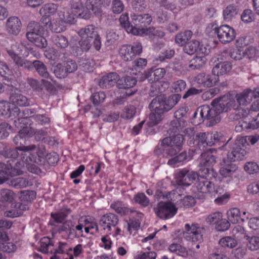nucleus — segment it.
I'll list each match as a JSON object with an SVG mask.
<instances>
[{"instance_id": "nucleus-6", "label": "nucleus", "mask_w": 259, "mask_h": 259, "mask_svg": "<svg viewBox=\"0 0 259 259\" xmlns=\"http://www.w3.org/2000/svg\"><path fill=\"white\" fill-rule=\"evenodd\" d=\"M246 139H241L231 145L227 153V158L231 161L244 159L247 155Z\"/></svg>"}, {"instance_id": "nucleus-31", "label": "nucleus", "mask_w": 259, "mask_h": 259, "mask_svg": "<svg viewBox=\"0 0 259 259\" xmlns=\"http://www.w3.org/2000/svg\"><path fill=\"white\" fill-rule=\"evenodd\" d=\"M78 34L81 38L83 39L91 38L92 39L97 37L98 34L95 27L92 25H88L80 29L78 31Z\"/></svg>"}, {"instance_id": "nucleus-14", "label": "nucleus", "mask_w": 259, "mask_h": 259, "mask_svg": "<svg viewBox=\"0 0 259 259\" xmlns=\"http://www.w3.org/2000/svg\"><path fill=\"white\" fill-rule=\"evenodd\" d=\"M119 22L120 25L127 33H131L135 35H142L146 33V29L145 28H139L130 24L128 15L126 13L120 16Z\"/></svg>"}, {"instance_id": "nucleus-50", "label": "nucleus", "mask_w": 259, "mask_h": 259, "mask_svg": "<svg viewBox=\"0 0 259 259\" xmlns=\"http://www.w3.org/2000/svg\"><path fill=\"white\" fill-rule=\"evenodd\" d=\"M187 157V156L186 153L182 152L178 155L169 159L167 162V164L173 167H178L182 162L186 160Z\"/></svg>"}, {"instance_id": "nucleus-58", "label": "nucleus", "mask_w": 259, "mask_h": 259, "mask_svg": "<svg viewBox=\"0 0 259 259\" xmlns=\"http://www.w3.org/2000/svg\"><path fill=\"white\" fill-rule=\"evenodd\" d=\"M36 198V193L32 190L21 191L19 195V199L21 201L31 202Z\"/></svg>"}, {"instance_id": "nucleus-43", "label": "nucleus", "mask_w": 259, "mask_h": 259, "mask_svg": "<svg viewBox=\"0 0 259 259\" xmlns=\"http://www.w3.org/2000/svg\"><path fill=\"white\" fill-rule=\"evenodd\" d=\"M240 127H241L242 130L248 128L255 129L259 127V113L256 118L251 122L248 123L243 120L239 121L238 125L236 126V128L237 129Z\"/></svg>"}, {"instance_id": "nucleus-1", "label": "nucleus", "mask_w": 259, "mask_h": 259, "mask_svg": "<svg viewBox=\"0 0 259 259\" xmlns=\"http://www.w3.org/2000/svg\"><path fill=\"white\" fill-rule=\"evenodd\" d=\"M1 153L11 159L7 161V164L0 163V185L4 183L9 176L21 175L25 164L30 172L38 174L40 169L36 164H42L46 156V150L42 145L30 144L9 151H3Z\"/></svg>"}, {"instance_id": "nucleus-17", "label": "nucleus", "mask_w": 259, "mask_h": 259, "mask_svg": "<svg viewBox=\"0 0 259 259\" xmlns=\"http://www.w3.org/2000/svg\"><path fill=\"white\" fill-rule=\"evenodd\" d=\"M195 80L201 85L210 87L219 81V78L215 76L213 74H209L201 73L195 77Z\"/></svg>"}, {"instance_id": "nucleus-45", "label": "nucleus", "mask_w": 259, "mask_h": 259, "mask_svg": "<svg viewBox=\"0 0 259 259\" xmlns=\"http://www.w3.org/2000/svg\"><path fill=\"white\" fill-rule=\"evenodd\" d=\"M169 250L178 255L186 257L188 255L186 248L178 243H172L168 247Z\"/></svg>"}, {"instance_id": "nucleus-38", "label": "nucleus", "mask_w": 259, "mask_h": 259, "mask_svg": "<svg viewBox=\"0 0 259 259\" xmlns=\"http://www.w3.org/2000/svg\"><path fill=\"white\" fill-rule=\"evenodd\" d=\"M75 223L71 221H67L59 227L58 231L59 233L64 232L69 236L75 235L76 231L74 229Z\"/></svg>"}, {"instance_id": "nucleus-12", "label": "nucleus", "mask_w": 259, "mask_h": 259, "mask_svg": "<svg viewBox=\"0 0 259 259\" xmlns=\"http://www.w3.org/2000/svg\"><path fill=\"white\" fill-rule=\"evenodd\" d=\"M9 101L15 105L19 106H28L30 105L29 99L21 93V91L13 85H8Z\"/></svg>"}, {"instance_id": "nucleus-37", "label": "nucleus", "mask_w": 259, "mask_h": 259, "mask_svg": "<svg viewBox=\"0 0 259 259\" xmlns=\"http://www.w3.org/2000/svg\"><path fill=\"white\" fill-rule=\"evenodd\" d=\"M29 130L28 127L24 128V130H20L19 131L18 134L15 136L14 138V142L16 145H20V146H24L23 145V142L25 141V138L26 136H31L33 135V132H29ZM19 147V146H18ZM18 148L16 147L15 149Z\"/></svg>"}, {"instance_id": "nucleus-53", "label": "nucleus", "mask_w": 259, "mask_h": 259, "mask_svg": "<svg viewBox=\"0 0 259 259\" xmlns=\"http://www.w3.org/2000/svg\"><path fill=\"white\" fill-rule=\"evenodd\" d=\"M9 185L15 188H22L28 186V181L26 178L19 177L12 179L10 182Z\"/></svg>"}, {"instance_id": "nucleus-57", "label": "nucleus", "mask_w": 259, "mask_h": 259, "mask_svg": "<svg viewBox=\"0 0 259 259\" xmlns=\"http://www.w3.org/2000/svg\"><path fill=\"white\" fill-rule=\"evenodd\" d=\"M222 213L220 211H216L209 214L205 220L206 223L209 225L218 224L222 220Z\"/></svg>"}, {"instance_id": "nucleus-10", "label": "nucleus", "mask_w": 259, "mask_h": 259, "mask_svg": "<svg viewBox=\"0 0 259 259\" xmlns=\"http://www.w3.org/2000/svg\"><path fill=\"white\" fill-rule=\"evenodd\" d=\"M198 178V174L193 171L183 169L176 176V183L178 185L189 186Z\"/></svg>"}, {"instance_id": "nucleus-54", "label": "nucleus", "mask_w": 259, "mask_h": 259, "mask_svg": "<svg viewBox=\"0 0 259 259\" xmlns=\"http://www.w3.org/2000/svg\"><path fill=\"white\" fill-rule=\"evenodd\" d=\"M15 206L16 207L15 209H11L6 211L4 213L5 216L9 218H15L20 215L22 213V210L24 209V206L20 203L16 204Z\"/></svg>"}, {"instance_id": "nucleus-62", "label": "nucleus", "mask_w": 259, "mask_h": 259, "mask_svg": "<svg viewBox=\"0 0 259 259\" xmlns=\"http://www.w3.org/2000/svg\"><path fill=\"white\" fill-rule=\"evenodd\" d=\"M136 112V109L134 106H128L124 108L121 117L125 119H130L134 117Z\"/></svg>"}, {"instance_id": "nucleus-23", "label": "nucleus", "mask_w": 259, "mask_h": 259, "mask_svg": "<svg viewBox=\"0 0 259 259\" xmlns=\"http://www.w3.org/2000/svg\"><path fill=\"white\" fill-rule=\"evenodd\" d=\"M118 75L115 72H111L104 75L99 81V85L102 89H109L116 83Z\"/></svg>"}, {"instance_id": "nucleus-63", "label": "nucleus", "mask_w": 259, "mask_h": 259, "mask_svg": "<svg viewBox=\"0 0 259 259\" xmlns=\"http://www.w3.org/2000/svg\"><path fill=\"white\" fill-rule=\"evenodd\" d=\"M1 201L11 202L14 198V193L11 190L5 189L1 191Z\"/></svg>"}, {"instance_id": "nucleus-3", "label": "nucleus", "mask_w": 259, "mask_h": 259, "mask_svg": "<svg viewBox=\"0 0 259 259\" xmlns=\"http://www.w3.org/2000/svg\"><path fill=\"white\" fill-rule=\"evenodd\" d=\"M181 98V95L178 94L172 95L167 99L163 95L154 98L149 105L151 111L149 118L151 125L159 123L162 119L163 114L171 110L178 104Z\"/></svg>"}, {"instance_id": "nucleus-2", "label": "nucleus", "mask_w": 259, "mask_h": 259, "mask_svg": "<svg viewBox=\"0 0 259 259\" xmlns=\"http://www.w3.org/2000/svg\"><path fill=\"white\" fill-rule=\"evenodd\" d=\"M226 101L223 96L214 99L211 103L212 108L208 105L199 107L193 115V122L199 124L204 119H207L211 125L219 122L221 120L220 114L230 111L228 106L226 105Z\"/></svg>"}, {"instance_id": "nucleus-4", "label": "nucleus", "mask_w": 259, "mask_h": 259, "mask_svg": "<svg viewBox=\"0 0 259 259\" xmlns=\"http://www.w3.org/2000/svg\"><path fill=\"white\" fill-rule=\"evenodd\" d=\"M230 110L238 109L241 105H245L249 103L253 97L252 90L250 89L244 90L240 93L237 94L235 97H233L230 94L223 96Z\"/></svg>"}, {"instance_id": "nucleus-25", "label": "nucleus", "mask_w": 259, "mask_h": 259, "mask_svg": "<svg viewBox=\"0 0 259 259\" xmlns=\"http://www.w3.org/2000/svg\"><path fill=\"white\" fill-rule=\"evenodd\" d=\"M7 234L0 232V248L3 251L8 253L13 252L17 249V246L13 242H9Z\"/></svg>"}, {"instance_id": "nucleus-39", "label": "nucleus", "mask_w": 259, "mask_h": 259, "mask_svg": "<svg viewBox=\"0 0 259 259\" xmlns=\"http://www.w3.org/2000/svg\"><path fill=\"white\" fill-rule=\"evenodd\" d=\"M206 60V58L203 54L197 55L190 61L189 68L191 69H199L204 65Z\"/></svg>"}, {"instance_id": "nucleus-52", "label": "nucleus", "mask_w": 259, "mask_h": 259, "mask_svg": "<svg viewBox=\"0 0 259 259\" xmlns=\"http://www.w3.org/2000/svg\"><path fill=\"white\" fill-rule=\"evenodd\" d=\"M41 109L39 107L33 109H25L23 111L22 113L20 112V110L19 109V113L18 115L14 116V117H20L21 118H25L27 119V122H30L29 117L32 118V116L35 115V113H38L39 110Z\"/></svg>"}, {"instance_id": "nucleus-59", "label": "nucleus", "mask_w": 259, "mask_h": 259, "mask_svg": "<svg viewBox=\"0 0 259 259\" xmlns=\"http://www.w3.org/2000/svg\"><path fill=\"white\" fill-rule=\"evenodd\" d=\"M232 234L235 238L238 240L248 237L246 235L244 228L240 225H237L234 227L232 230Z\"/></svg>"}, {"instance_id": "nucleus-36", "label": "nucleus", "mask_w": 259, "mask_h": 259, "mask_svg": "<svg viewBox=\"0 0 259 259\" xmlns=\"http://www.w3.org/2000/svg\"><path fill=\"white\" fill-rule=\"evenodd\" d=\"M85 4L87 10H92L97 15H99L101 14L102 6L101 0H87Z\"/></svg>"}, {"instance_id": "nucleus-29", "label": "nucleus", "mask_w": 259, "mask_h": 259, "mask_svg": "<svg viewBox=\"0 0 259 259\" xmlns=\"http://www.w3.org/2000/svg\"><path fill=\"white\" fill-rule=\"evenodd\" d=\"M238 9L234 5L227 6L223 11V19L226 22L231 21L238 15Z\"/></svg>"}, {"instance_id": "nucleus-40", "label": "nucleus", "mask_w": 259, "mask_h": 259, "mask_svg": "<svg viewBox=\"0 0 259 259\" xmlns=\"http://www.w3.org/2000/svg\"><path fill=\"white\" fill-rule=\"evenodd\" d=\"M237 169L238 166L236 164H228L221 167L220 169V174L224 177H230L235 172Z\"/></svg>"}, {"instance_id": "nucleus-32", "label": "nucleus", "mask_w": 259, "mask_h": 259, "mask_svg": "<svg viewBox=\"0 0 259 259\" xmlns=\"http://www.w3.org/2000/svg\"><path fill=\"white\" fill-rule=\"evenodd\" d=\"M32 64L31 69L33 67L35 69L38 74L42 77L45 78H50L52 81L53 79L50 76L49 73L48 71L46 66L42 62L39 60H35Z\"/></svg>"}, {"instance_id": "nucleus-51", "label": "nucleus", "mask_w": 259, "mask_h": 259, "mask_svg": "<svg viewBox=\"0 0 259 259\" xmlns=\"http://www.w3.org/2000/svg\"><path fill=\"white\" fill-rule=\"evenodd\" d=\"M16 118L17 119L14 121V124L18 130L20 131V130H24L28 127L29 130V132H33V131H32V128L30 126V122H27L26 118H21L20 117H17Z\"/></svg>"}, {"instance_id": "nucleus-9", "label": "nucleus", "mask_w": 259, "mask_h": 259, "mask_svg": "<svg viewBox=\"0 0 259 259\" xmlns=\"http://www.w3.org/2000/svg\"><path fill=\"white\" fill-rule=\"evenodd\" d=\"M177 211L178 208L171 202H160L155 208L156 215L163 220L171 218L177 213Z\"/></svg>"}, {"instance_id": "nucleus-48", "label": "nucleus", "mask_w": 259, "mask_h": 259, "mask_svg": "<svg viewBox=\"0 0 259 259\" xmlns=\"http://www.w3.org/2000/svg\"><path fill=\"white\" fill-rule=\"evenodd\" d=\"M172 132H184L185 128L188 127L187 122L184 119H176L171 122Z\"/></svg>"}, {"instance_id": "nucleus-30", "label": "nucleus", "mask_w": 259, "mask_h": 259, "mask_svg": "<svg viewBox=\"0 0 259 259\" xmlns=\"http://www.w3.org/2000/svg\"><path fill=\"white\" fill-rule=\"evenodd\" d=\"M232 66L228 62H223L217 64L212 69V73L215 76L223 75L229 72Z\"/></svg>"}, {"instance_id": "nucleus-24", "label": "nucleus", "mask_w": 259, "mask_h": 259, "mask_svg": "<svg viewBox=\"0 0 259 259\" xmlns=\"http://www.w3.org/2000/svg\"><path fill=\"white\" fill-rule=\"evenodd\" d=\"M110 208L114 210L117 213L121 215H128L130 212L136 213L134 211L132 208L128 207L123 202L119 200L113 201L110 206ZM138 214L141 216V214L138 213Z\"/></svg>"}, {"instance_id": "nucleus-42", "label": "nucleus", "mask_w": 259, "mask_h": 259, "mask_svg": "<svg viewBox=\"0 0 259 259\" xmlns=\"http://www.w3.org/2000/svg\"><path fill=\"white\" fill-rule=\"evenodd\" d=\"M192 35V32L190 30L180 32L176 36L175 41L179 46H183L190 39Z\"/></svg>"}, {"instance_id": "nucleus-35", "label": "nucleus", "mask_w": 259, "mask_h": 259, "mask_svg": "<svg viewBox=\"0 0 259 259\" xmlns=\"http://www.w3.org/2000/svg\"><path fill=\"white\" fill-rule=\"evenodd\" d=\"M51 39L53 45L59 49H65L69 45L67 38L62 35H53Z\"/></svg>"}, {"instance_id": "nucleus-46", "label": "nucleus", "mask_w": 259, "mask_h": 259, "mask_svg": "<svg viewBox=\"0 0 259 259\" xmlns=\"http://www.w3.org/2000/svg\"><path fill=\"white\" fill-rule=\"evenodd\" d=\"M227 216L230 222L233 224H236L239 222L241 215L239 209L233 208L227 211Z\"/></svg>"}, {"instance_id": "nucleus-64", "label": "nucleus", "mask_w": 259, "mask_h": 259, "mask_svg": "<svg viewBox=\"0 0 259 259\" xmlns=\"http://www.w3.org/2000/svg\"><path fill=\"white\" fill-rule=\"evenodd\" d=\"M156 253L153 251H138L134 256V259H156Z\"/></svg>"}, {"instance_id": "nucleus-55", "label": "nucleus", "mask_w": 259, "mask_h": 259, "mask_svg": "<svg viewBox=\"0 0 259 259\" xmlns=\"http://www.w3.org/2000/svg\"><path fill=\"white\" fill-rule=\"evenodd\" d=\"M247 246L251 251L259 250V237L257 236L247 237Z\"/></svg>"}, {"instance_id": "nucleus-8", "label": "nucleus", "mask_w": 259, "mask_h": 259, "mask_svg": "<svg viewBox=\"0 0 259 259\" xmlns=\"http://www.w3.org/2000/svg\"><path fill=\"white\" fill-rule=\"evenodd\" d=\"M203 228L198 224H186L183 236L187 241L200 243L203 241Z\"/></svg>"}, {"instance_id": "nucleus-28", "label": "nucleus", "mask_w": 259, "mask_h": 259, "mask_svg": "<svg viewBox=\"0 0 259 259\" xmlns=\"http://www.w3.org/2000/svg\"><path fill=\"white\" fill-rule=\"evenodd\" d=\"M137 81V80L135 77L126 76L117 79L116 85L119 89H128L134 87Z\"/></svg>"}, {"instance_id": "nucleus-47", "label": "nucleus", "mask_w": 259, "mask_h": 259, "mask_svg": "<svg viewBox=\"0 0 259 259\" xmlns=\"http://www.w3.org/2000/svg\"><path fill=\"white\" fill-rule=\"evenodd\" d=\"M217 176V173L214 171L213 169L208 167H204V168L200 169L198 177L211 180L212 178H215Z\"/></svg>"}, {"instance_id": "nucleus-16", "label": "nucleus", "mask_w": 259, "mask_h": 259, "mask_svg": "<svg viewBox=\"0 0 259 259\" xmlns=\"http://www.w3.org/2000/svg\"><path fill=\"white\" fill-rule=\"evenodd\" d=\"M198 181L196 183V188L198 192L202 193H210L214 194L217 193L214 184L210 181V180L204 178H197Z\"/></svg>"}, {"instance_id": "nucleus-11", "label": "nucleus", "mask_w": 259, "mask_h": 259, "mask_svg": "<svg viewBox=\"0 0 259 259\" xmlns=\"http://www.w3.org/2000/svg\"><path fill=\"white\" fill-rule=\"evenodd\" d=\"M214 30L217 34L218 39L222 44L229 43L235 37L234 29L228 25H222L219 27H215Z\"/></svg>"}, {"instance_id": "nucleus-7", "label": "nucleus", "mask_w": 259, "mask_h": 259, "mask_svg": "<svg viewBox=\"0 0 259 259\" xmlns=\"http://www.w3.org/2000/svg\"><path fill=\"white\" fill-rule=\"evenodd\" d=\"M142 52V44L139 41L134 42L132 45H123L119 50V55L124 61H131Z\"/></svg>"}, {"instance_id": "nucleus-49", "label": "nucleus", "mask_w": 259, "mask_h": 259, "mask_svg": "<svg viewBox=\"0 0 259 259\" xmlns=\"http://www.w3.org/2000/svg\"><path fill=\"white\" fill-rule=\"evenodd\" d=\"M199 47L200 44L198 40H192L185 45L184 50L186 53L192 55L198 51Z\"/></svg>"}, {"instance_id": "nucleus-22", "label": "nucleus", "mask_w": 259, "mask_h": 259, "mask_svg": "<svg viewBox=\"0 0 259 259\" xmlns=\"http://www.w3.org/2000/svg\"><path fill=\"white\" fill-rule=\"evenodd\" d=\"M207 136L205 133H197L194 138L190 140V146H195L197 149L204 150L208 146Z\"/></svg>"}, {"instance_id": "nucleus-5", "label": "nucleus", "mask_w": 259, "mask_h": 259, "mask_svg": "<svg viewBox=\"0 0 259 259\" xmlns=\"http://www.w3.org/2000/svg\"><path fill=\"white\" fill-rule=\"evenodd\" d=\"M9 56L14 62L18 66L30 69L32 67L31 62L23 59L19 55L27 56L28 55L27 48L23 44L15 42L11 45V49L7 51Z\"/></svg>"}, {"instance_id": "nucleus-13", "label": "nucleus", "mask_w": 259, "mask_h": 259, "mask_svg": "<svg viewBox=\"0 0 259 259\" xmlns=\"http://www.w3.org/2000/svg\"><path fill=\"white\" fill-rule=\"evenodd\" d=\"M70 6L74 15L84 19H88L90 17V13L84 7L81 0H70Z\"/></svg>"}, {"instance_id": "nucleus-44", "label": "nucleus", "mask_w": 259, "mask_h": 259, "mask_svg": "<svg viewBox=\"0 0 259 259\" xmlns=\"http://www.w3.org/2000/svg\"><path fill=\"white\" fill-rule=\"evenodd\" d=\"M66 28L61 19H53L49 29L55 33H61L64 31Z\"/></svg>"}, {"instance_id": "nucleus-18", "label": "nucleus", "mask_w": 259, "mask_h": 259, "mask_svg": "<svg viewBox=\"0 0 259 259\" xmlns=\"http://www.w3.org/2000/svg\"><path fill=\"white\" fill-rule=\"evenodd\" d=\"M21 26V22L17 17H10L6 21V30L10 34L14 35H18L20 32Z\"/></svg>"}, {"instance_id": "nucleus-41", "label": "nucleus", "mask_w": 259, "mask_h": 259, "mask_svg": "<svg viewBox=\"0 0 259 259\" xmlns=\"http://www.w3.org/2000/svg\"><path fill=\"white\" fill-rule=\"evenodd\" d=\"M58 6L54 3H48L44 5L39 10L40 15L48 16L54 15L57 11Z\"/></svg>"}, {"instance_id": "nucleus-21", "label": "nucleus", "mask_w": 259, "mask_h": 259, "mask_svg": "<svg viewBox=\"0 0 259 259\" xmlns=\"http://www.w3.org/2000/svg\"><path fill=\"white\" fill-rule=\"evenodd\" d=\"M19 113V108L15 107L11 108L10 103L5 101H0V115L5 118L14 117L18 115Z\"/></svg>"}, {"instance_id": "nucleus-34", "label": "nucleus", "mask_w": 259, "mask_h": 259, "mask_svg": "<svg viewBox=\"0 0 259 259\" xmlns=\"http://www.w3.org/2000/svg\"><path fill=\"white\" fill-rule=\"evenodd\" d=\"M70 209H66L58 212L52 213L51 214L52 220L50 221V224L55 226V223H62L65 220L67 216L70 213Z\"/></svg>"}, {"instance_id": "nucleus-33", "label": "nucleus", "mask_w": 259, "mask_h": 259, "mask_svg": "<svg viewBox=\"0 0 259 259\" xmlns=\"http://www.w3.org/2000/svg\"><path fill=\"white\" fill-rule=\"evenodd\" d=\"M54 243L48 237H44L40 241L39 251L44 253H54Z\"/></svg>"}, {"instance_id": "nucleus-19", "label": "nucleus", "mask_w": 259, "mask_h": 259, "mask_svg": "<svg viewBox=\"0 0 259 259\" xmlns=\"http://www.w3.org/2000/svg\"><path fill=\"white\" fill-rule=\"evenodd\" d=\"M132 23L139 28H144L149 25L152 21L151 17L148 14H138L133 13L131 14Z\"/></svg>"}, {"instance_id": "nucleus-27", "label": "nucleus", "mask_w": 259, "mask_h": 259, "mask_svg": "<svg viewBox=\"0 0 259 259\" xmlns=\"http://www.w3.org/2000/svg\"><path fill=\"white\" fill-rule=\"evenodd\" d=\"M183 141V136L178 134L172 137L164 138L162 141V144L163 145H171L181 149Z\"/></svg>"}, {"instance_id": "nucleus-20", "label": "nucleus", "mask_w": 259, "mask_h": 259, "mask_svg": "<svg viewBox=\"0 0 259 259\" xmlns=\"http://www.w3.org/2000/svg\"><path fill=\"white\" fill-rule=\"evenodd\" d=\"M215 149H209V150L202 153L199 159V165L204 167H210L216 162V158L213 153Z\"/></svg>"}, {"instance_id": "nucleus-61", "label": "nucleus", "mask_w": 259, "mask_h": 259, "mask_svg": "<svg viewBox=\"0 0 259 259\" xmlns=\"http://www.w3.org/2000/svg\"><path fill=\"white\" fill-rule=\"evenodd\" d=\"M195 203V200L193 197L191 196H185L180 199L178 206L183 208L189 207L194 205Z\"/></svg>"}, {"instance_id": "nucleus-15", "label": "nucleus", "mask_w": 259, "mask_h": 259, "mask_svg": "<svg viewBox=\"0 0 259 259\" xmlns=\"http://www.w3.org/2000/svg\"><path fill=\"white\" fill-rule=\"evenodd\" d=\"M118 222L117 215L113 213H108L102 216L99 224L104 230L110 231L111 228L115 227Z\"/></svg>"}, {"instance_id": "nucleus-56", "label": "nucleus", "mask_w": 259, "mask_h": 259, "mask_svg": "<svg viewBox=\"0 0 259 259\" xmlns=\"http://www.w3.org/2000/svg\"><path fill=\"white\" fill-rule=\"evenodd\" d=\"M222 56L225 58H230L235 60H240L244 57L243 52H241L238 49L234 50L230 52L224 51L222 53Z\"/></svg>"}, {"instance_id": "nucleus-60", "label": "nucleus", "mask_w": 259, "mask_h": 259, "mask_svg": "<svg viewBox=\"0 0 259 259\" xmlns=\"http://www.w3.org/2000/svg\"><path fill=\"white\" fill-rule=\"evenodd\" d=\"M73 14H70L68 11H61L59 13L60 19L64 23L72 24L74 23V17Z\"/></svg>"}, {"instance_id": "nucleus-26", "label": "nucleus", "mask_w": 259, "mask_h": 259, "mask_svg": "<svg viewBox=\"0 0 259 259\" xmlns=\"http://www.w3.org/2000/svg\"><path fill=\"white\" fill-rule=\"evenodd\" d=\"M28 32L26 36L28 39H33L34 37L42 35L44 28L37 22H31L28 25Z\"/></svg>"}]
</instances>
